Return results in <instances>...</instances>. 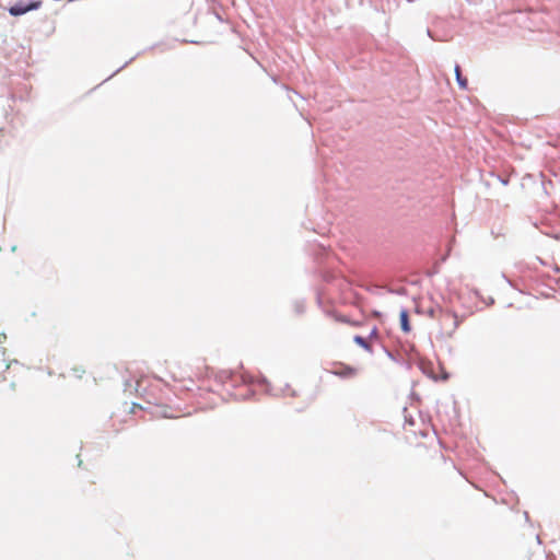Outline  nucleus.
<instances>
[{
	"mask_svg": "<svg viewBox=\"0 0 560 560\" xmlns=\"http://www.w3.org/2000/svg\"><path fill=\"white\" fill-rule=\"evenodd\" d=\"M462 323V318L456 313L445 310L440 315L441 328L446 335L451 336Z\"/></svg>",
	"mask_w": 560,
	"mask_h": 560,
	"instance_id": "1",
	"label": "nucleus"
},
{
	"mask_svg": "<svg viewBox=\"0 0 560 560\" xmlns=\"http://www.w3.org/2000/svg\"><path fill=\"white\" fill-rule=\"evenodd\" d=\"M377 329L376 328H373L371 334L369 335V337L364 338V337H361V336H354L353 338V341L360 346L361 348H363L364 350H366L368 352H372L373 349H372V343L374 340L377 339Z\"/></svg>",
	"mask_w": 560,
	"mask_h": 560,
	"instance_id": "2",
	"label": "nucleus"
},
{
	"mask_svg": "<svg viewBox=\"0 0 560 560\" xmlns=\"http://www.w3.org/2000/svg\"><path fill=\"white\" fill-rule=\"evenodd\" d=\"M40 1H33L28 4L18 3L9 8V12L13 16L22 15L31 10L38 9L40 7Z\"/></svg>",
	"mask_w": 560,
	"mask_h": 560,
	"instance_id": "3",
	"label": "nucleus"
},
{
	"mask_svg": "<svg viewBox=\"0 0 560 560\" xmlns=\"http://www.w3.org/2000/svg\"><path fill=\"white\" fill-rule=\"evenodd\" d=\"M335 375L341 376V377H352L357 374V369L349 366V365H335L334 370L331 371Z\"/></svg>",
	"mask_w": 560,
	"mask_h": 560,
	"instance_id": "4",
	"label": "nucleus"
},
{
	"mask_svg": "<svg viewBox=\"0 0 560 560\" xmlns=\"http://www.w3.org/2000/svg\"><path fill=\"white\" fill-rule=\"evenodd\" d=\"M153 413H154L155 417H159V418L175 419V418L179 417V415L173 412V409L171 407H168V406H156L155 410L153 411Z\"/></svg>",
	"mask_w": 560,
	"mask_h": 560,
	"instance_id": "5",
	"label": "nucleus"
},
{
	"mask_svg": "<svg viewBox=\"0 0 560 560\" xmlns=\"http://www.w3.org/2000/svg\"><path fill=\"white\" fill-rule=\"evenodd\" d=\"M399 319H400V327L404 332H409L411 330L410 324H409V315L407 310H401L399 313Z\"/></svg>",
	"mask_w": 560,
	"mask_h": 560,
	"instance_id": "6",
	"label": "nucleus"
},
{
	"mask_svg": "<svg viewBox=\"0 0 560 560\" xmlns=\"http://www.w3.org/2000/svg\"><path fill=\"white\" fill-rule=\"evenodd\" d=\"M455 74L459 88L466 90L468 88V80L462 75V70L458 65L455 66Z\"/></svg>",
	"mask_w": 560,
	"mask_h": 560,
	"instance_id": "7",
	"label": "nucleus"
},
{
	"mask_svg": "<svg viewBox=\"0 0 560 560\" xmlns=\"http://www.w3.org/2000/svg\"><path fill=\"white\" fill-rule=\"evenodd\" d=\"M173 381H174V383H178L179 388H182V389H190V385H192V383H194L191 378L186 380L183 376L177 377L176 375H174Z\"/></svg>",
	"mask_w": 560,
	"mask_h": 560,
	"instance_id": "8",
	"label": "nucleus"
}]
</instances>
